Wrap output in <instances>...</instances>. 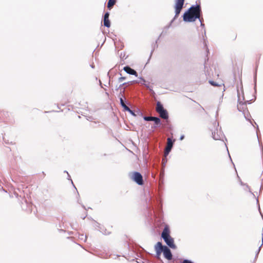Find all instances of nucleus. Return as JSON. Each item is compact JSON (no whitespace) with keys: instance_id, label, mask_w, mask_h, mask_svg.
Wrapping results in <instances>:
<instances>
[{"instance_id":"1","label":"nucleus","mask_w":263,"mask_h":263,"mask_svg":"<svg viewBox=\"0 0 263 263\" xmlns=\"http://www.w3.org/2000/svg\"><path fill=\"white\" fill-rule=\"evenodd\" d=\"M161 237L169 247L173 249H176L174 239L170 236V229L167 226L164 227L162 232Z\"/></svg>"},{"instance_id":"21","label":"nucleus","mask_w":263,"mask_h":263,"mask_svg":"<svg viewBox=\"0 0 263 263\" xmlns=\"http://www.w3.org/2000/svg\"><path fill=\"white\" fill-rule=\"evenodd\" d=\"M140 80H141V82L137 81H134V82H136V83H141V84H143V83H145V80H144V79H143V78L140 77Z\"/></svg>"},{"instance_id":"30","label":"nucleus","mask_w":263,"mask_h":263,"mask_svg":"<svg viewBox=\"0 0 263 263\" xmlns=\"http://www.w3.org/2000/svg\"><path fill=\"white\" fill-rule=\"evenodd\" d=\"M184 138V135H181V137H180V140H182Z\"/></svg>"},{"instance_id":"17","label":"nucleus","mask_w":263,"mask_h":263,"mask_svg":"<svg viewBox=\"0 0 263 263\" xmlns=\"http://www.w3.org/2000/svg\"><path fill=\"white\" fill-rule=\"evenodd\" d=\"M243 114L244 115V117H245V119L249 121L250 122V123H251V124L253 125V124H252V122L251 121V119L250 118V116L249 115V112L248 111V112H244V113H243Z\"/></svg>"},{"instance_id":"26","label":"nucleus","mask_w":263,"mask_h":263,"mask_svg":"<svg viewBox=\"0 0 263 263\" xmlns=\"http://www.w3.org/2000/svg\"><path fill=\"white\" fill-rule=\"evenodd\" d=\"M209 83L213 86H218V84L215 82L214 81H209Z\"/></svg>"},{"instance_id":"31","label":"nucleus","mask_w":263,"mask_h":263,"mask_svg":"<svg viewBox=\"0 0 263 263\" xmlns=\"http://www.w3.org/2000/svg\"><path fill=\"white\" fill-rule=\"evenodd\" d=\"M126 84V83H124L121 84L119 87H121V86H124V85H125Z\"/></svg>"},{"instance_id":"22","label":"nucleus","mask_w":263,"mask_h":263,"mask_svg":"<svg viewBox=\"0 0 263 263\" xmlns=\"http://www.w3.org/2000/svg\"><path fill=\"white\" fill-rule=\"evenodd\" d=\"M125 111H127L128 112H129L132 115H133V116H136V114H135L134 111L132 110H131L129 107H128V109H127Z\"/></svg>"},{"instance_id":"42","label":"nucleus","mask_w":263,"mask_h":263,"mask_svg":"<svg viewBox=\"0 0 263 263\" xmlns=\"http://www.w3.org/2000/svg\"><path fill=\"white\" fill-rule=\"evenodd\" d=\"M229 156L230 158H231L230 155H229Z\"/></svg>"},{"instance_id":"20","label":"nucleus","mask_w":263,"mask_h":263,"mask_svg":"<svg viewBox=\"0 0 263 263\" xmlns=\"http://www.w3.org/2000/svg\"><path fill=\"white\" fill-rule=\"evenodd\" d=\"M140 80H141V82L137 81H134V82H136V83H141V84H143V83H145V80H144V79H143V78L140 77Z\"/></svg>"},{"instance_id":"7","label":"nucleus","mask_w":263,"mask_h":263,"mask_svg":"<svg viewBox=\"0 0 263 263\" xmlns=\"http://www.w3.org/2000/svg\"><path fill=\"white\" fill-rule=\"evenodd\" d=\"M132 179L138 185H141L143 184V177L142 175L139 172H134L132 176Z\"/></svg>"},{"instance_id":"19","label":"nucleus","mask_w":263,"mask_h":263,"mask_svg":"<svg viewBox=\"0 0 263 263\" xmlns=\"http://www.w3.org/2000/svg\"><path fill=\"white\" fill-rule=\"evenodd\" d=\"M143 85L147 88L149 89V90L153 92V93H154V91H153V88L152 87H151L149 86V83H148V84H146V83H143Z\"/></svg>"},{"instance_id":"9","label":"nucleus","mask_w":263,"mask_h":263,"mask_svg":"<svg viewBox=\"0 0 263 263\" xmlns=\"http://www.w3.org/2000/svg\"><path fill=\"white\" fill-rule=\"evenodd\" d=\"M196 16L195 17L187 10L183 15V20L185 22H193L196 20Z\"/></svg>"},{"instance_id":"27","label":"nucleus","mask_w":263,"mask_h":263,"mask_svg":"<svg viewBox=\"0 0 263 263\" xmlns=\"http://www.w3.org/2000/svg\"><path fill=\"white\" fill-rule=\"evenodd\" d=\"M167 162V160H166V157L165 156V158H163L162 159V163H163V165H165V163H166Z\"/></svg>"},{"instance_id":"4","label":"nucleus","mask_w":263,"mask_h":263,"mask_svg":"<svg viewBox=\"0 0 263 263\" xmlns=\"http://www.w3.org/2000/svg\"><path fill=\"white\" fill-rule=\"evenodd\" d=\"M175 16L172 20L171 23H172L179 15L182 9L183 8V5L184 3V0H175Z\"/></svg>"},{"instance_id":"23","label":"nucleus","mask_w":263,"mask_h":263,"mask_svg":"<svg viewBox=\"0 0 263 263\" xmlns=\"http://www.w3.org/2000/svg\"><path fill=\"white\" fill-rule=\"evenodd\" d=\"M180 263H194L191 260L185 259L183 260L182 261H180Z\"/></svg>"},{"instance_id":"34","label":"nucleus","mask_w":263,"mask_h":263,"mask_svg":"<svg viewBox=\"0 0 263 263\" xmlns=\"http://www.w3.org/2000/svg\"><path fill=\"white\" fill-rule=\"evenodd\" d=\"M102 233H103L104 234H105V235H107V234H109V233H107V232H102Z\"/></svg>"},{"instance_id":"12","label":"nucleus","mask_w":263,"mask_h":263,"mask_svg":"<svg viewBox=\"0 0 263 263\" xmlns=\"http://www.w3.org/2000/svg\"><path fill=\"white\" fill-rule=\"evenodd\" d=\"M155 249L156 252V257L157 258H160V254L162 252V244L161 242H158L155 246Z\"/></svg>"},{"instance_id":"3","label":"nucleus","mask_w":263,"mask_h":263,"mask_svg":"<svg viewBox=\"0 0 263 263\" xmlns=\"http://www.w3.org/2000/svg\"><path fill=\"white\" fill-rule=\"evenodd\" d=\"M156 110L161 118L168 119V114L167 110L164 108L163 105L159 101L157 102Z\"/></svg>"},{"instance_id":"41","label":"nucleus","mask_w":263,"mask_h":263,"mask_svg":"<svg viewBox=\"0 0 263 263\" xmlns=\"http://www.w3.org/2000/svg\"><path fill=\"white\" fill-rule=\"evenodd\" d=\"M229 156L230 158H231L230 155H229Z\"/></svg>"},{"instance_id":"8","label":"nucleus","mask_w":263,"mask_h":263,"mask_svg":"<svg viewBox=\"0 0 263 263\" xmlns=\"http://www.w3.org/2000/svg\"><path fill=\"white\" fill-rule=\"evenodd\" d=\"M143 119L146 121H152L155 123V127H159L161 125V120L159 118L152 116H144Z\"/></svg>"},{"instance_id":"48","label":"nucleus","mask_w":263,"mask_h":263,"mask_svg":"<svg viewBox=\"0 0 263 263\" xmlns=\"http://www.w3.org/2000/svg\"><path fill=\"white\" fill-rule=\"evenodd\" d=\"M86 236H85V239H84L85 240H86Z\"/></svg>"},{"instance_id":"32","label":"nucleus","mask_w":263,"mask_h":263,"mask_svg":"<svg viewBox=\"0 0 263 263\" xmlns=\"http://www.w3.org/2000/svg\"><path fill=\"white\" fill-rule=\"evenodd\" d=\"M126 84V83H124L121 84L119 87H121V86H124V85H125Z\"/></svg>"},{"instance_id":"5","label":"nucleus","mask_w":263,"mask_h":263,"mask_svg":"<svg viewBox=\"0 0 263 263\" xmlns=\"http://www.w3.org/2000/svg\"><path fill=\"white\" fill-rule=\"evenodd\" d=\"M187 11L193 15L194 17L196 16V19H199V21L201 22V9L200 5H192Z\"/></svg>"},{"instance_id":"15","label":"nucleus","mask_w":263,"mask_h":263,"mask_svg":"<svg viewBox=\"0 0 263 263\" xmlns=\"http://www.w3.org/2000/svg\"><path fill=\"white\" fill-rule=\"evenodd\" d=\"M116 4L115 0H109L107 3V8L111 9L113 6Z\"/></svg>"},{"instance_id":"28","label":"nucleus","mask_w":263,"mask_h":263,"mask_svg":"<svg viewBox=\"0 0 263 263\" xmlns=\"http://www.w3.org/2000/svg\"><path fill=\"white\" fill-rule=\"evenodd\" d=\"M125 79V77H120V78H119L118 81H119V82H122Z\"/></svg>"},{"instance_id":"37","label":"nucleus","mask_w":263,"mask_h":263,"mask_svg":"<svg viewBox=\"0 0 263 263\" xmlns=\"http://www.w3.org/2000/svg\"><path fill=\"white\" fill-rule=\"evenodd\" d=\"M254 79H255V82L256 83V76H255Z\"/></svg>"},{"instance_id":"24","label":"nucleus","mask_w":263,"mask_h":263,"mask_svg":"<svg viewBox=\"0 0 263 263\" xmlns=\"http://www.w3.org/2000/svg\"><path fill=\"white\" fill-rule=\"evenodd\" d=\"M263 245V238L262 239V243L261 245V246L259 247V248H258V249L257 250V252H256V256H257L260 250V248H261V247Z\"/></svg>"},{"instance_id":"16","label":"nucleus","mask_w":263,"mask_h":263,"mask_svg":"<svg viewBox=\"0 0 263 263\" xmlns=\"http://www.w3.org/2000/svg\"><path fill=\"white\" fill-rule=\"evenodd\" d=\"M103 24L104 26L109 28L110 26V23L109 18H103Z\"/></svg>"},{"instance_id":"29","label":"nucleus","mask_w":263,"mask_h":263,"mask_svg":"<svg viewBox=\"0 0 263 263\" xmlns=\"http://www.w3.org/2000/svg\"><path fill=\"white\" fill-rule=\"evenodd\" d=\"M172 259L173 263H180V261L179 262L177 259L173 258Z\"/></svg>"},{"instance_id":"18","label":"nucleus","mask_w":263,"mask_h":263,"mask_svg":"<svg viewBox=\"0 0 263 263\" xmlns=\"http://www.w3.org/2000/svg\"><path fill=\"white\" fill-rule=\"evenodd\" d=\"M240 184L241 185H242V186H246V188L247 189H248L249 190V192L251 194H252L254 196H255L254 194L251 192V191L250 190V189L249 187V186H248V185H247V184H245V183H243L241 180H240Z\"/></svg>"},{"instance_id":"10","label":"nucleus","mask_w":263,"mask_h":263,"mask_svg":"<svg viewBox=\"0 0 263 263\" xmlns=\"http://www.w3.org/2000/svg\"><path fill=\"white\" fill-rule=\"evenodd\" d=\"M162 250L164 256L167 260H172L173 259V255L171 250L166 246L162 245Z\"/></svg>"},{"instance_id":"47","label":"nucleus","mask_w":263,"mask_h":263,"mask_svg":"<svg viewBox=\"0 0 263 263\" xmlns=\"http://www.w3.org/2000/svg\"><path fill=\"white\" fill-rule=\"evenodd\" d=\"M257 130H258V126H257Z\"/></svg>"},{"instance_id":"13","label":"nucleus","mask_w":263,"mask_h":263,"mask_svg":"<svg viewBox=\"0 0 263 263\" xmlns=\"http://www.w3.org/2000/svg\"><path fill=\"white\" fill-rule=\"evenodd\" d=\"M123 69L128 74H129L131 75H134L136 77H138L137 72L134 69L130 68L129 66H125L124 67Z\"/></svg>"},{"instance_id":"39","label":"nucleus","mask_w":263,"mask_h":263,"mask_svg":"<svg viewBox=\"0 0 263 263\" xmlns=\"http://www.w3.org/2000/svg\"><path fill=\"white\" fill-rule=\"evenodd\" d=\"M204 43L205 44V46H206V44L205 41H204Z\"/></svg>"},{"instance_id":"25","label":"nucleus","mask_w":263,"mask_h":263,"mask_svg":"<svg viewBox=\"0 0 263 263\" xmlns=\"http://www.w3.org/2000/svg\"><path fill=\"white\" fill-rule=\"evenodd\" d=\"M109 13L108 12H106L104 14V18H109Z\"/></svg>"},{"instance_id":"43","label":"nucleus","mask_w":263,"mask_h":263,"mask_svg":"<svg viewBox=\"0 0 263 263\" xmlns=\"http://www.w3.org/2000/svg\"><path fill=\"white\" fill-rule=\"evenodd\" d=\"M229 156L230 158H231L230 155H229Z\"/></svg>"},{"instance_id":"35","label":"nucleus","mask_w":263,"mask_h":263,"mask_svg":"<svg viewBox=\"0 0 263 263\" xmlns=\"http://www.w3.org/2000/svg\"><path fill=\"white\" fill-rule=\"evenodd\" d=\"M200 23H201V26H204V24H202V20H201V22H200Z\"/></svg>"},{"instance_id":"14","label":"nucleus","mask_w":263,"mask_h":263,"mask_svg":"<svg viewBox=\"0 0 263 263\" xmlns=\"http://www.w3.org/2000/svg\"><path fill=\"white\" fill-rule=\"evenodd\" d=\"M120 103L121 106L124 108V110H126L127 109H128V107L126 105L125 101L122 98H120Z\"/></svg>"},{"instance_id":"6","label":"nucleus","mask_w":263,"mask_h":263,"mask_svg":"<svg viewBox=\"0 0 263 263\" xmlns=\"http://www.w3.org/2000/svg\"><path fill=\"white\" fill-rule=\"evenodd\" d=\"M238 92V105H237V109L239 111L242 112V113L248 112V109L247 108L246 102H243L244 100V98H242V100H241L240 97V95L238 90H237Z\"/></svg>"},{"instance_id":"33","label":"nucleus","mask_w":263,"mask_h":263,"mask_svg":"<svg viewBox=\"0 0 263 263\" xmlns=\"http://www.w3.org/2000/svg\"><path fill=\"white\" fill-rule=\"evenodd\" d=\"M156 128V127H155V124H154L153 126H152V128L153 129V130H154V129L155 128Z\"/></svg>"},{"instance_id":"44","label":"nucleus","mask_w":263,"mask_h":263,"mask_svg":"<svg viewBox=\"0 0 263 263\" xmlns=\"http://www.w3.org/2000/svg\"><path fill=\"white\" fill-rule=\"evenodd\" d=\"M100 85L102 84L101 81H100Z\"/></svg>"},{"instance_id":"11","label":"nucleus","mask_w":263,"mask_h":263,"mask_svg":"<svg viewBox=\"0 0 263 263\" xmlns=\"http://www.w3.org/2000/svg\"><path fill=\"white\" fill-rule=\"evenodd\" d=\"M167 146L165 147V150H164V156L165 157H166L168 155L170 152H171V151L173 147V143L174 142V140H172L170 138H168L167 139Z\"/></svg>"},{"instance_id":"36","label":"nucleus","mask_w":263,"mask_h":263,"mask_svg":"<svg viewBox=\"0 0 263 263\" xmlns=\"http://www.w3.org/2000/svg\"><path fill=\"white\" fill-rule=\"evenodd\" d=\"M64 173H67L68 177H70V176H69V175L68 174V172H67L66 171H64Z\"/></svg>"},{"instance_id":"40","label":"nucleus","mask_w":263,"mask_h":263,"mask_svg":"<svg viewBox=\"0 0 263 263\" xmlns=\"http://www.w3.org/2000/svg\"><path fill=\"white\" fill-rule=\"evenodd\" d=\"M256 201H257V203H258V199L257 198L256 199Z\"/></svg>"},{"instance_id":"38","label":"nucleus","mask_w":263,"mask_h":263,"mask_svg":"<svg viewBox=\"0 0 263 263\" xmlns=\"http://www.w3.org/2000/svg\"><path fill=\"white\" fill-rule=\"evenodd\" d=\"M82 236V237L81 238V239H83V237L84 235H82V236Z\"/></svg>"},{"instance_id":"46","label":"nucleus","mask_w":263,"mask_h":263,"mask_svg":"<svg viewBox=\"0 0 263 263\" xmlns=\"http://www.w3.org/2000/svg\"><path fill=\"white\" fill-rule=\"evenodd\" d=\"M82 206H83L84 209H85V208L84 205H82Z\"/></svg>"},{"instance_id":"2","label":"nucleus","mask_w":263,"mask_h":263,"mask_svg":"<svg viewBox=\"0 0 263 263\" xmlns=\"http://www.w3.org/2000/svg\"><path fill=\"white\" fill-rule=\"evenodd\" d=\"M215 128L212 131V137L215 140H222L223 141V138H225L224 135L223 134L221 130V128H218L219 123H216V122L214 123Z\"/></svg>"},{"instance_id":"45","label":"nucleus","mask_w":263,"mask_h":263,"mask_svg":"<svg viewBox=\"0 0 263 263\" xmlns=\"http://www.w3.org/2000/svg\"><path fill=\"white\" fill-rule=\"evenodd\" d=\"M262 186L261 185V186H260V190L262 189Z\"/></svg>"}]
</instances>
